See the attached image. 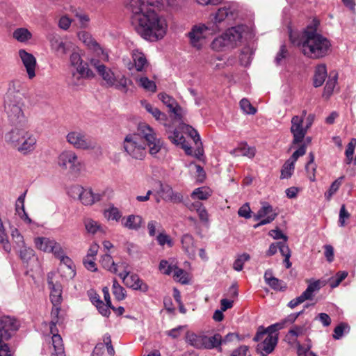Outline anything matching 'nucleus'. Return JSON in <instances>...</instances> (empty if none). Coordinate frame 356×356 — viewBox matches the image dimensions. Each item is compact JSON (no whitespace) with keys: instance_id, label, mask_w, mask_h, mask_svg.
Wrapping results in <instances>:
<instances>
[{"instance_id":"nucleus-1","label":"nucleus","mask_w":356,"mask_h":356,"mask_svg":"<svg viewBox=\"0 0 356 356\" xmlns=\"http://www.w3.org/2000/svg\"><path fill=\"white\" fill-rule=\"evenodd\" d=\"M131 22L136 31L145 40L154 42L164 38L168 22L156 10L163 7L162 0H127Z\"/></svg>"},{"instance_id":"nucleus-2","label":"nucleus","mask_w":356,"mask_h":356,"mask_svg":"<svg viewBox=\"0 0 356 356\" xmlns=\"http://www.w3.org/2000/svg\"><path fill=\"white\" fill-rule=\"evenodd\" d=\"M237 16V10L233 6H224L211 14L207 24L199 23L193 25L187 35L190 44L200 49L208 38L220 31L225 22L232 20Z\"/></svg>"},{"instance_id":"nucleus-3","label":"nucleus","mask_w":356,"mask_h":356,"mask_svg":"<svg viewBox=\"0 0 356 356\" xmlns=\"http://www.w3.org/2000/svg\"><path fill=\"white\" fill-rule=\"evenodd\" d=\"M318 25V22L314 20L300 34L290 33L291 42L298 47L305 56L313 59L325 56L331 47L330 40L317 32Z\"/></svg>"},{"instance_id":"nucleus-4","label":"nucleus","mask_w":356,"mask_h":356,"mask_svg":"<svg viewBox=\"0 0 356 356\" xmlns=\"http://www.w3.org/2000/svg\"><path fill=\"white\" fill-rule=\"evenodd\" d=\"M299 314H291L286 319L274 323L266 328L259 327L254 337V341L259 342L257 346V352L261 356H267L270 354L277 344L279 330L284 328L286 324L294 322Z\"/></svg>"},{"instance_id":"nucleus-5","label":"nucleus","mask_w":356,"mask_h":356,"mask_svg":"<svg viewBox=\"0 0 356 356\" xmlns=\"http://www.w3.org/2000/svg\"><path fill=\"white\" fill-rule=\"evenodd\" d=\"M18 81H11L8 91L3 98V108L10 124L14 127L26 124L27 118L24 113V102L22 98L15 92Z\"/></svg>"},{"instance_id":"nucleus-6","label":"nucleus","mask_w":356,"mask_h":356,"mask_svg":"<svg viewBox=\"0 0 356 356\" xmlns=\"http://www.w3.org/2000/svg\"><path fill=\"white\" fill-rule=\"evenodd\" d=\"M6 143L23 155L34 152L37 146V137L26 125L13 127L6 133Z\"/></svg>"},{"instance_id":"nucleus-7","label":"nucleus","mask_w":356,"mask_h":356,"mask_svg":"<svg viewBox=\"0 0 356 356\" xmlns=\"http://www.w3.org/2000/svg\"><path fill=\"white\" fill-rule=\"evenodd\" d=\"M89 62L108 86L114 87L123 93H127L129 90L128 86L132 84L131 80L124 75L115 76L111 68L100 63V60L97 58H90Z\"/></svg>"},{"instance_id":"nucleus-8","label":"nucleus","mask_w":356,"mask_h":356,"mask_svg":"<svg viewBox=\"0 0 356 356\" xmlns=\"http://www.w3.org/2000/svg\"><path fill=\"white\" fill-rule=\"evenodd\" d=\"M146 145L140 134H129L123 141L126 153L134 159L142 160L146 155Z\"/></svg>"},{"instance_id":"nucleus-9","label":"nucleus","mask_w":356,"mask_h":356,"mask_svg":"<svg viewBox=\"0 0 356 356\" xmlns=\"http://www.w3.org/2000/svg\"><path fill=\"white\" fill-rule=\"evenodd\" d=\"M104 192L95 193L90 188H83L80 185H74L68 189L69 195L74 198L78 199L85 206H91L95 203L102 200Z\"/></svg>"},{"instance_id":"nucleus-10","label":"nucleus","mask_w":356,"mask_h":356,"mask_svg":"<svg viewBox=\"0 0 356 356\" xmlns=\"http://www.w3.org/2000/svg\"><path fill=\"white\" fill-rule=\"evenodd\" d=\"M57 165L60 169L72 173H79L84 168L83 161L72 149H65L59 154L57 157Z\"/></svg>"},{"instance_id":"nucleus-11","label":"nucleus","mask_w":356,"mask_h":356,"mask_svg":"<svg viewBox=\"0 0 356 356\" xmlns=\"http://www.w3.org/2000/svg\"><path fill=\"white\" fill-rule=\"evenodd\" d=\"M51 320L49 323L50 332L51 336V343L54 348L53 354L56 356H65L64 345L62 337L58 334V330L56 325H62L64 321V316L63 313H51Z\"/></svg>"},{"instance_id":"nucleus-12","label":"nucleus","mask_w":356,"mask_h":356,"mask_svg":"<svg viewBox=\"0 0 356 356\" xmlns=\"http://www.w3.org/2000/svg\"><path fill=\"white\" fill-rule=\"evenodd\" d=\"M70 56V63L75 69L72 72L73 77L76 79H92L95 77V73L89 68L88 64L83 61L76 47H73Z\"/></svg>"},{"instance_id":"nucleus-13","label":"nucleus","mask_w":356,"mask_h":356,"mask_svg":"<svg viewBox=\"0 0 356 356\" xmlns=\"http://www.w3.org/2000/svg\"><path fill=\"white\" fill-rule=\"evenodd\" d=\"M138 134L147 142L151 155H156L163 147L162 140L158 138L156 131L147 124L140 123L138 128Z\"/></svg>"},{"instance_id":"nucleus-14","label":"nucleus","mask_w":356,"mask_h":356,"mask_svg":"<svg viewBox=\"0 0 356 356\" xmlns=\"http://www.w3.org/2000/svg\"><path fill=\"white\" fill-rule=\"evenodd\" d=\"M66 140L76 149H92L96 145L95 142L83 131L78 130L70 131L66 136Z\"/></svg>"},{"instance_id":"nucleus-15","label":"nucleus","mask_w":356,"mask_h":356,"mask_svg":"<svg viewBox=\"0 0 356 356\" xmlns=\"http://www.w3.org/2000/svg\"><path fill=\"white\" fill-rule=\"evenodd\" d=\"M49 42L51 51L57 56L63 57L71 51L73 44L64 40L56 33H50L47 36Z\"/></svg>"},{"instance_id":"nucleus-16","label":"nucleus","mask_w":356,"mask_h":356,"mask_svg":"<svg viewBox=\"0 0 356 356\" xmlns=\"http://www.w3.org/2000/svg\"><path fill=\"white\" fill-rule=\"evenodd\" d=\"M325 285L324 282L315 280L309 284L306 290L298 297L291 300L288 305L291 309H294L297 305L307 300H312L314 293Z\"/></svg>"},{"instance_id":"nucleus-17","label":"nucleus","mask_w":356,"mask_h":356,"mask_svg":"<svg viewBox=\"0 0 356 356\" xmlns=\"http://www.w3.org/2000/svg\"><path fill=\"white\" fill-rule=\"evenodd\" d=\"M277 214V212L273 209V207L270 204L266 202H262L261 207L254 216L255 220L260 219L261 220L259 223L254 225V227L257 228L260 226L270 223L275 219Z\"/></svg>"},{"instance_id":"nucleus-18","label":"nucleus","mask_w":356,"mask_h":356,"mask_svg":"<svg viewBox=\"0 0 356 356\" xmlns=\"http://www.w3.org/2000/svg\"><path fill=\"white\" fill-rule=\"evenodd\" d=\"M304 117L294 115L291 118V126L290 128L293 135V143L298 144L301 143L307 133V129L303 127Z\"/></svg>"},{"instance_id":"nucleus-19","label":"nucleus","mask_w":356,"mask_h":356,"mask_svg":"<svg viewBox=\"0 0 356 356\" xmlns=\"http://www.w3.org/2000/svg\"><path fill=\"white\" fill-rule=\"evenodd\" d=\"M156 194L160 195L161 199L165 202L172 203H181L183 201V195L181 193L176 192L172 186L168 184L159 183V189Z\"/></svg>"},{"instance_id":"nucleus-20","label":"nucleus","mask_w":356,"mask_h":356,"mask_svg":"<svg viewBox=\"0 0 356 356\" xmlns=\"http://www.w3.org/2000/svg\"><path fill=\"white\" fill-rule=\"evenodd\" d=\"M55 273L51 272L47 275V284L51 290L50 298L51 301L55 307L56 312H58L59 308L58 306L60 304L62 300V286L59 282H54L53 277Z\"/></svg>"},{"instance_id":"nucleus-21","label":"nucleus","mask_w":356,"mask_h":356,"mask_svg":"<svg viewBox=\"0 0 356 356\" xmlns=\"http://www.w3.org/2000/svg\"><path fill=\"white\" fill-rule=\"evenodd\" d=\"M18 55L26 70L28 78L33 79L36 75L37 61L35 57L23 49L19 50Z\"/></svg>"},{"instance_id":"nucleus-22","label":"nucleus","mask_w":356,"mask_h":356,"mask_svg":"<svg viewBox=\"0 0 356 356\" xmlns=\"http://www.w3.org/2000/svg\"><path fill=\"white\" fill-rule=\"evenodd\" d=\"M118 276L122 280L124 284L134 290H140L146 292L148 290V286L143 283L136 274H131L130 272L120 273Z\"/></svg>"},{"instance_id":"nucleus-23","label":"nucleus","mask_w":356,"mask_h":356,"mask_svg":"<svg viewBox=\"0 0 356 356\" xmlns=\"http://www.w3.org/2000/svg\"><path fill=\"white\" fill-rule=\"evenodd\" d=\"M131 57L133 63L129 62L127 64L128 70L131 71L134 69L137 72H145L148 67V62L145 54L138 50H134Z\"/></svg>"},{"instance_id":"nucleus-24","label":"nucleus","mask_w":356,"mask_h":356,"mask_svg":"<svg viewBox=\"0 0 356 356\" xmlns=\"http://www.w3.org/2000/svg\"><path fill=\"white\" fill-rule=\"evenodd\" d=\"M0 323V331H2V337H4L6 340H8L11 337L9 331H15L19 327L18 321L13 316L9 315L3 316L1 318Z\"/></svg>"},{"instance_id":"nucleus-25","label":"nucleus","mask_w":356,"mask_h":356,"mask_svg":"<svg viewBox=\"0 0 356 356\" xmlns=\"http://www.w3.org/2000/svg\"><path fill=\"white\" fill-rule=\"evenodd\" d=\"M245 31L244 26H236L228 29L225 33V38L228 40L232 48L237 44L243 37V33Z\"/></svg>"},{"instance_id":"nucleus-26","label":"nucleus","mask_w":356,"mask_h":356,"mask_svg":"<svg viewBox=\"0 0 356 356\" xmlns=\"http://www.w3.org/2000/svg\"><path fill=\"white\" fill-rule=\"evenodd\" d=\"M206 334L204 332H188L186 336V342L197 349H204Z\"/></svg>"},{"instance_id":"nucleus-27","label":"nucleus","mask_w":356,"mask_h":356,"mask_svg":"<svg viewBox=\"0 0 356 356\" xmlns=\"http://www.w3.org/2000/svg\"><path fill=\"white\" fill-rule=\"evenodd\" d=\"M143 222V218L139 215H129L122 219V225L131 230H138Z\"/></svg>"},{"instance_id":"nucleus-28","label":"nucleus","mask_w":356,"mask_h":356,"mask_svg":"<svg viewBox=\"0 0 356 356\" xmlns=\"http://www.w3.org/2000/svg\"><path fill=\"white\" fill-rule=\"evenodd\" d=\"M181 242L185 253L190 258H194L196 254V248L193 237L191 234H186L181 237Z\"/></svg>"},{"instance_id":"nucleus-29","label":"nucleus","mask_w":356,"mask_h":356,"mask_svg":"<svg viewBox=\"0 0 356 356\" xmlns=\"http://www.w3.org/2000/svg\"><path fill=\"white\" fill-rule=\"evenodd\" d=\"M264 280L268 285L276 291H284L286 284L282 280H280L273 275L271 270H266L264 273Z\"/></svg>"},{"instance_id":"nucleus-30","label":"nucleus","mask_w":356,"mask_h":356,"mask_svg":"<svg viewBox=\"0 0 356 356\" xmlns=\"http://www.w3.org/2000/svg\"><path fill=\"white\" fill-rule=\"evenodd\" d=\"M12 35L15 40L21 43H26L33 38L31 32L24 27L17 28L13 31Z\"/></svg>"},{"instance_id":"nucleus-31","label":"nucleus","mask_w":356,"mask_h":356,"mask_svg":"<svg viewBox=\"0 0 356 356\" xmlns=\"http://www.w3.org/2000/svg\"><path fill=\"white\" fill-rule=\"evenodd\" d=\"M327 69L325 65L321 64L316 66L314 76V86L320 87L324 83L327 77Z\"/></svg>"},{"instance_id":"nucleus-32","label":"nucleus","mask_w":356,"mask_h":356,"mask_svg":"<svg viewBox=\"0 0 356 356\" xmlns=\"http://www.w3.org/2000/svg\"><path fill=\"white\" fill-rule=\"evenodd\" d=\"M221 335L218 333H216L211 337H208L206 335L205 337V345L204 349L211 350L216 349L218 351H221Z\"/></svg>"},{"instance_id":"nucleus-33","label":"nucleus","mask_w":356,"mask_h":356,"mask_svg":"<svg viewBox=\"0 0 356 356\" xmlns=\"http://www.w3.org/2000/svg\"><path fill=\"white\" fill-rule=\"evenodd\" d=\"M338 79V74L333 71L330 73L328 76V79L325 83V86L324 88L323 91V97L328 98L331 96V95L334 92V89L337 85Z\"/></svg>"},{"instance_id":"nucleus-34","label":"nucleus","mask_w":356,"mask_h":356,"mask_svg":"<svg viewBox=\"0 0 356 356\" xmlns=\"http://www.w3.org/2000/svg\"><path fill=\"white\" fill-rule=\"evenodd\" d=\"M24 199H25V193L21 195L16 203V211L18 214L20 216L21 218L26 223L31 224L32 220L29 217L28 214L25 211L24 208Z\"/></svg>"},{"instance_id":"nucleus-35","label":"nucleus","mask_w":356,"mask_h":356,"mask_svg":"<svg viewBox=\"0 0 356 356\" xmlns=\"http://www.w3.org/2000/svg\"><path fill=\"white\" fill-rule=\"evenodd\" d=\"M186 131L188 135L193 138L195 144L196 145V150L195 155L197 156H202L203 154V149L202 147V142L200 139V136L197 133V130L193 129L192 127L187 125L186 126Z\"/></svg>"},{"instance_id":"nucleus-36","label":"nucleus","mask_w":356,"mask_h":356,"mask_svg":"<svg viewBox=\"0 0 356 356\" xmlns=\"http://www.w3.org/2000/svg\"><path fill=\"white\" fill-rule=\"evenodd\" d=\"M136 82L145 90L155 92L156 85L154 81L149 79L147 76H141L135 79Z\"/></svg>"},{"instance_id":"nucleus-37","label":"nucleus","mask_w":356,"mask_h":356,"mask_svg":"<svg viewBox=\"0 0 356 356\" xmlns=\"http://www.w3.org/2000/svg\"><path fill=\"white\" fill-rule=\"evenodd\" d=\"M231 153L236 156H243L251 159L255 155V149L254 147L244 143L241 144L238 148L234 149Z\"/></svg>"},{"instance_id":"nucleus-38","label":"nucleus","mask_w":356,"mask_h":356,"mask_svg":"<svg viewBox=\"0 0 356 356\" xmlns=\"http://www.w3.org/2000/svg\"><path fill=\"white\" fill-rule=\"evenodd\" d=\"M94 54V57L92 58H97L100 60V63L102 62H108L109 54L108 51L100 46L97 42L91 49Z\"/></svg>"},{"instance_id":"nucleus-39","label":"nucleus","mask_w":356,"mask_h":356,"mask_svg":"<svg viewBox=\"0 0 356 356\" xmlns=\"http://www.w3.org/2000/svg\"><path fill=\"white\" fill-rule=\"evenodd\" d=\"M101 266L113 273H118L117 266L114 262L112 257L108 254H104L100 259Z\"/></svg>"},{"instance_id":"nucleus-40","label":"nucleus","mask_w":356,"mask_h":356,"mask_svg":"<svg viewBox=\"0 0 356 356\" xmlns=\"http://www.w3.org/2000/svg\"><path fill=\"white\" fill-rule=\"evenodd\" d=\"M54 240L47 237H37L35 238L34 243L37 249L44 252H49Z\"/></svg>"},{"instance_id":"nucleus-41","label":"nucleus","mask_w":356,"mask_h":356,"mask_svg":"<svg viewBox=\"0 0 356 356\" xmlns=\"http://www.w3.org/2000/svg\"><path fill=\"white\" fill-rule=\"evenodd\" d=\"M143 107L145 110L152 114L153 117L158 121H165L167 116L165 113H162L158 108L154 107L149 103H143Z\"/></svg>"},{"instance_id":"nucleus-42","label":"nucleus","mask_w":356,"mask_h":356,"mask_svg":"<svg viewBox=\"0 0 356 356\" xmlns=\"http://www.w3.org/2000/svg\"><path fill=\"white\" fill-rule=\"evenodd\" d=\"M83 224L86 231L91 234H96L102 229L101 224L99 222L90 218L84 219Z\"/></svg>"},{"instance_id":"nucleus-43","label":"nucleus","mask_w":356,"mask_h":356,"mask_svg":"<svg viewBox=\"0 0 356 356\" xmlns=\"http://www.w3.org/2000/svg\"><path fill=\"white\" fill-rule=\"evenodd\" d=\"M189 209L191 210H195L199 216L200 219L202 222H208V213L201 202H197L193 203L190 206Z\"/></svg>"},{"instance_id":"nucleus-44","label":"nucleus","mask_w":356,"mask_h":356,"mask_svg":"<svg viewBox=\"0 0 356 356\" xmlns=\"http://www.w3.org/2000/svg\"><path fill=\"white\" fill-rule=\"evenodd\" d=\"M211 46L212 48L216 51H220L225 47L232 48L227 38H225L224 33L222 35L215 38L211 43Z\"/></svg>"},{"instance_id":"nucleus-45","label":"nucleus","mask_w":356,"mask_h":356,"mask_svg":"<svg viewBox=\"0 0 356 356\" xmlns=\"http://www.w3.org/2000/svg\"><path fill=\"white\" fill-rule=\"evenodd\" d=\"M305 170L308 173L309 180L311 181H314L316 165L314 164V154L312 152L309 154V161L306 164Z\"/></svg>"},{"instance_id":"nucleus-46","label":"nucleus","mask_w":356,"mask_h":356,"mask_svg":"<svg viewBox=\"0 0 356 356\" xmlns=\"http://www.w3.org/2000/svg\"><path fill=\"white\" fill-rule=\"evenodd\" d=\"M294 169L295 163L288 159L281 170V179H289L291 177L294 172Z\"/></svg>"},{"instance_id":"nucleus-47","label":"nucleus","mask_w":356,"mask_h":356,"mask_svg":"<svg viewBox=\"0 0 356 356\" xmlns=\"http://www.w3.org/2000/svg\"><path fill=\"white\" fill-rule=\"evenodd\" d=\"M211 191L206 188L200 187L195 189L191 193L193 199H197L200 200H207L211 196Z\"/></svg>"},{"instance_id":"nucleus-48","label":"nucleus","mask_w":356,"mask_h":356,"mask_svg":"<svg viewBox=\"0 0 356 356\" xmlns=\"http://www.w3.org/2000/svg\"><path fill=\"white\" fill-rule=\"evenodd\" d=\"M167 107L169 108V111L174 114L175 118L177 120H181L186 114L185 111L178 104L177 101H175L174 103H171L170 105H168Z\"/></svg>"},{"instance_id":"nucleus-49","label":"nucleus","mask_w":356,"mask_h":356,"mask_svg":"<svg viewBox=\"0 0 356 356\" xmlns=\"http://www.w3.org/2000/svg\"><path fill=\"white\" fill-rule=\"evenodd\" d=\"M167 107L169 108V111L174 114L175 118L177 120H181L186 114L185 111L178 104L177 101H175L174 103H171L170 105H168Z\"/></svg>"},{"instance_id":"nucleus-50","label":"nucleus","mask_w":356,"mask_h":356,"mask_svg":"<svg viewBox=\"0 0 356 356\" xmlns=\"http://www.w3.org/2000/svg\"><path fill=\"white\" fill-rule=\"evenodd\" d=\"M104 216L108 220L119 221L122 214L117 207H111L105 211Z\"/></svg>"},{"instance_id":"nucleus-51","label":"nucleus","mask_w":356,"mask_h":356,"mask_svg":"<svg viewBox=\"0 0 356 356\" xmlns=\"http://www.w3.org/2000/svg\"><path fill=\"white\" fill-rule=\"evenodd\" d=\"M78 36L79 40L82 41L90 50L97 42L90 33L86 31L79 33Z\"/></svg>"},{"instance_id":"nucleus-52","label":"nucleus","mask_w":356,"mask_h":356,"mask_svg":"<svg viewBox=\"0 0 356 356\" xmlns=\"http://www.w3.org/2000/svg\"><path fill=\"white\" fill-rule=\"evenodd\" d=\"M90 302L100 312L101 309L105 311L104 303L100 300V297L94 291H90L88 293Z\"/></svg>"},{"instance_id":"nucleus-53","label":"nucleus","mask_w":356,"mask_h":356,"mask_svg":"<svg viewBox=\"0 0 356 356\" xmlns=\"http://www.w3.org/2000/svg\"><path fill=\"white\" fill-rule=\"evenodd\" d=\"M349 331L350 326L346 323H341L334 328L333 337L335 339H339L344 333H348Z\"/></svg>"},{"instance_id":"nucleus-54","label":"nucleus","mask_w":356,"mask_h":356,"mask_svg":"<svg viewBox=\"0 0 356 356\" xmlns=\"http://www.w3.org/2000/svg\"><path fill=\"white\" fill-rule=\"evenodd\" d=\"M356 146V139L353 138L350 142L348 144L347 148L345 152L346 155V163L347 164H350L352 161L354 162L353 159V154L355 151V147Z\"/></svg>"},{"instance_id":"nucleus-55","label":"nucleus","mask_w":356,"mask_h":356,"mask_svg":"<svg viewBox=\"0 0 356 356\" xmlns=\"http://www.w3.org/2000/svg\"><path fill=\"white\" fill-rule=\"evenodd\" d=\"M348 276L346 271L338 272L335 276L329 280V284L331 288L334 289L338 286L340 283Z\"/></svg>"},{"instance_id":"nucleus-56","label":"nucleus","mask_w":356,"mask_h":356,"mask_svg":"<svg viewBox=\"0 0 356 356\" xmlns=\"http://www.w3.org/2000/svg\"><path fill=\"white\" fill-rule=\"evenodd\" d=\"M1 332L0 331V356H13L14 350L4 342L6 340L2 337Z\"/></svg>"},{"instance_id":"nucleus-57","label":"nucleus","mask_w":356,"mask_h":356,"mask_svg":"<svg viewBox=\"0 0 356 356\" xmlns=\"http://www.w3.org/2000/svg\"><path fill=\"white\" fill-rule=\"evenodd\" d=\"M76 24L82 29L88 27L90 22L89 16L83 13H76L75 14Z\"/></svg>"},{"instance_id":"nucleus-58","label":"nucleus","mask_w":356,"mask_h":356,"mask_svg":"<svg viewBox=\"0 0 356 356\" xmlns=\"http://www.w3.org/2000/svg\"><path fill=\"white\" fill-rule=\"evenodd\" d=\"M343 177H341L336 179L330 186L329 190L325 193V197L327 200H330L332 196L339 190L341 184V180Z\"/></svg>"},{"instance_id":"nucleus-59","label":"nucleus","mask_w":356,"mask_h":356,"mask_svg":"<svg viewBox=\"0 0 356 356\" xmlns=\"http://www.w3.org/2000/svg\"><path fill=\"white\" fill-rule=\"evenodd\" d=\"M250 257L248 254L243 253L238 257V258L234 261L233 264V268L236 271L242 270L243 268V265L245 261L250 259Z\"/></svg>"},{"instance_id":"nucleus-60","label":"nucleus","mask_w":356,"mask_h":356,"mask_svg":"<svg viewBox=\"0 0 356 356\" xmlns=\"http://www.w3.org/2000/svg\"><path fill=\"white\" fill-rule=\"evenodd\" d=\"M113 293L115 298L121 300L125 298V290L119 284V283L114 280L113 283Z\"/></svg>"},{"instance_id":"nucleus-61","label":"nucleus","mask_w":356,"mask_h":356,"mask_svg":"<svg viewBox=\"0 0 356 356\" xmlns=\"http://www.w3.org/2000/svg\"><path fill=\"white\" fill-rule=\"evenodd\" d=\"M174 277L182 284H187L188 282V275L184 270L176 266L173 272Z\"/></svg>"},{"instance_id":"nucleus-62","label":"nucleus","mask_w":356,"mask_h":356,"mask_svg":"<svg viewBox=\"0 0 356 356\" xmlns=\"http://www.w3.org/2000/svg\"><path fill=\"white\" fill-rule=\"evenodd\" d=\"M159 270L161 273L165 275H170L173 273L176 265L170 264L168 261L161 260L159 264Z\"/></svg>"},{"instance_id":"nucleus-63","label":"nucleus","mask_w":356,"mask_h":356,"mask_svg":"<svg viewBox=\"0 0 356 356\" xmlns=\"http://www.w3.org/2000/svg\"><path fill=\"white\" fill-rule=\"evenodd\" d=\"M168 138L175 145H179L185 142V138L183 135L176 129L168 133Z\"/></svg>"},{"instance_id":"nucleus-64","label":"nucleus","mask_w":356,"mask_h":356,"mask_svg":"<svg viewBox=\"0 0 356 356\" xmlns=\"http://www.w3.org/2000/svg\"><path fill=\"white\" fill-rule=\"evenodd\" d=\"M240 107L241 110L246 114L253 115L257 111L255 108L252 106L249 100L245 98L240 101Z\"/></svg>"}]
</instances>
